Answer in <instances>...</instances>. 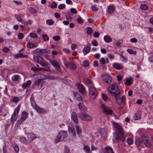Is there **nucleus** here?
I'll return each mask as SVG.
<instances>
[{"mask_svg":"<svg viewBox=\"0 0 153 153\" xmlns=\"http://www.w3.org/2000/svg\"><path fill=\"white\" fill-rule=\"evenodd\" d=\"M113 123L115 130L119 132V133L117 134L114 140H116L117 141L119 140L122 142L124 141L125 137L121 127L116 123L113 122Z\"/></svg>","mask_w":153,"mask_h":153,"instance_id":"f257e3e1","label":"nucleus"},{"mask_svg":"<svg viewBox=\"0 0 153 153\" xmlns=\"http://www.w3.org/2000/svg\"><path fill=\"white\" fill-rule=\"evenodd\" d=\"M109 92L114 97L120 96V91L118 85L116 83L111 85L108 88Z\"/></svg>","mask_w":153,"mask_h":153,"instance_id":"f03ea898","label":"nucleus"},{"mask_svg":"<svg viewBox=\"0 0 153 153\" xmlns=\"http://www.w3.org/2000/svg\"><path fill=\"white\" fill-rule=\"evenodd\" d=\"M34 60L39 63L42 67H45L46 70H48L49 69L48 64L44 59L42 57L37 56H35L33 58Z\"/></svg>","mask_w":153,"mask_h":153,"instance_id":"7ed1b4c3","label":"nucleus"},{"mask_svg":"<svg viewBox=\"0 0 153 153\" xmlns=\"http://www.w3.org/2000/svg\"><path fill=\"white\" fill-rule=\"evenodd\" d=\"M67 136L66 131H61L57 135L55 139V142L57 143L63 141Z\"/></svg>","mask_w":153,"mask_h":153,"instance_id":"20e7f679","label":"nucleus"},{"mask_svg":"<svg viewBox=\"0 0 153 153\" xmlns=\"http://www.w3.org/2000/svg\"><path fill=\"white\" fill-rule=\"evenodd\" d=\"M78 116L80 119L85 121H89L92 119L91 116L86 113L80 112L78 114Z\"/></svg>","mask_w":153,"mask_h":153,"instance_id":"39448f33","label":"nucleus"},{"mask_svg":"<svg viewBox=\"0 0 153 153\" xmlns=\"http://www.w3.org/2000/svg\"><path fill=\"white\" fill-rule=\"evenodd\" d=\"M97 94V91L94 86H91L89 88V95L92 100L94 99Z\"/></svg>","mask_w":153,"mask_h":153,"instance_id":"423d86ee","label":"nucleus"},{"mask_svg":"<svg viewBox=\"0 0 153 153\" xmlns=\"http://www.w3.org/2000/svg\"><path fill=\"white\" fill-rule=\"evenodd\" d=\"M28 117V113L26 111L23 112L22 114L21 117L16 122V124L17 125V126H19Z\"/></svg>","mask_w":153,"mask_h":153,"instance_id":"0eeeda50","label":"nucleus"},{"mask_svg":"<svg viewBox=\"0 0 153 153\" xmlns=\"http://www.w3.org/2000/svg\"><path fill=\"white\" fill-rule=\"evenodd\" d=\"M20 108V106L18 105L15 110L13 113L12 115L11 120V122L13 123L18 117V114Z\"/></svg>","mask_w":153,"mask_h":153,"instance_id":"6e6552de","label":"nucleus"},{"mask_svg":"<svg viewBox=\"0 0 153 153\" xmlns=\"http://www.w3.org/2000/svg\"><path fill=\"white\" fill-rule=\"evenodd\" d=\"M115 99L117 103L119 105L122 104L124 106L125 105V101L126 99V97L125 95L121 97L120 96H117L115 97Z\"/></svg>","mask_w":153,"mask_h":153,"instance_id":"1a4fd4ad","label":"nucleus"},{"mask_svg":"<svg viewBox=\"0 0 153 153\" xmlns=\"http://www.w3.org/2000/svg\"><path fill=\"white\" fill-rule=\"evenodd\" d=\"M101 108L103 113L106 114H111L112 111L107 106L102 103L101 105Z\"/></svg>","mask_w":153,"mask_h":153,"instance_id":"9d476101","label":"nucleus"},{"mask_svg":"<svg viewBox=\"0 0 153 153\" xmlns=\"http://www.w3.org/2000/svg\"><path fill=\"white\" fill-rule=\"evenodd\" d=\"M113 149L110 146H108L104 148H102L100 150V153H114L113 151Z\"/></svg>","mask_w":153,"mask_h":153,"instance_id":"9b49d317","label":"nucleus"},{"mask_svg":"<svg viewBox=\"0 0 153 153\" xmlns=\"http://www.w3.org/2000/svg\"><path fill=\"white\" fill-rule=\"evenodd\" d=\"M142 138L144 144L147 147L150 148L151 146V144L148 137L144 135L142 136Z\"/></svg>","mask_w":153,"mask_h":153,"instance_id":"f8f14e48","label":"nucleus"},{"mask_svg":"<svg viewBox=\"0 0 153 153\" xmlns=\"http://www.w3.org/2000/svg\"><path fill=\"white\" fill-rule=\"evenodd\" d=\"M102 80L105 83L108 84L110 83L112 81L111 77L107 74H104L102 76Z\"/></svg>","mask_w":153,"mask_h":153,"instance_id":"ddd939ff","label":"nucleus"},{"mask_svg":"<svg viewBox=\"0 0 153 153\" xmlns=\"http://www.w3.org/2000/svg\"><path fill=\"white\" fill-rule=\"evenodd\" d=\"M76 85L77 87L78 90L81 94H83L85 93V89L82 85L77 83L76 84Z\"/></svg>","mask_w":153,"mask_h":153,"instance_id":"4468645a","label":"nucleus"},{"mask_svg":"<svg viewBox=\"0 0 153 153\" xmlns=\"http://www.w3.org/2000/svg\"><path fill=\"white\" fill-rule=\"evenodd\" d=\"M68 131L70 134L72 136L75 135L74 128L73 126L71 124H70L68 126Z\"/></svg>","mask_w":153,"mask_h":153,"instance_id":"2eb2a0df","label":"nucleus"},{"mask_svg":"<svg viewBox=\"0 0 153 153\" xmlns=\"http://www.w3.org/2000/svg\"><path fill=\"white\" fill-rule=\"evenodd\" d=\"M51 64L55 67V69L58 71H60V65L55 60H52L50 61Z\"/></svg>","mask_w":153,"mask_h":153,"instance_id":"dca6fc26","label":"nucleus"},{"mask_svg":"<svg viewBox=\"0 0 153 153\" xmlns=\"http://www.w3.org/2000/svg\"><path fill=\"white\" fill-rule=\"evenodd\" d=\"M34 109L38 113L44 114L46 113V111L43 108L39 107L38 106H36Z\"/></svg>","mask_w":153,"mask_h":153,"instance_id":"f3484780","label":"nucleus"},{"mask_svg":"<svg viewBox=\"0 0 153 153\" xmlns=\"http://www.w3.org/2000/svg\"><path fill=\"white\" fill-rule=\"evenodd\" d=\"M27 135V138L30 141H32L36 138L35 134L33 133H29L26 134Z\"/></svg>","mask_w":153,"mask_h":153,"instance_id":"a211bd4d","label":"nucleus"},{"mask_svg":"<svg viewBox=\"0 0 153 153\" xmlns=\"http://www.w3.org/2000/svg\"><path fill=\"white\" fill-rule=\"evenodd\" d=\"M71 119L74 121L77 124L78 123V120L76 114L74 112H73L71 114Z\"/></svg>","mask_w":153,"mask_h":153,"instance_id":"6ab92c4d","label":"nucleus"},{"mask_svg":"<svg viewBox=\"0 0 153 153\" xmlns=\"http://www.w3.org/2000/svg\"><path fill=\"white\" fill-rule=\"evenodd\" d=\"M78 107L82 111H86L87 109L86 107L84 105V104L82 102H80L78 105Z\"/></svg>","mask_w":153,"mask_h":153,"instance_id":"aec40b11","label":"nucleus"},{"mask_svg":"<svg viewBox=\"0 0 153 153\" xmlns=\"http://www.w3.org/2000/svg\"><path fill=\"white\" fill-rule=\"evenodd\" d=\"M35 51L36 53L41 54H45L48 53V51L46 49H39V48H37L36 49Z\"/></svg>","mask_w":153,"mask_h":153,"instance_id":"412c9836","label":"nucleus"},{"mask_svg":"<svg viewBox=\"0 0 153 153\" xmlns=\"http://www.w3.org/2000/svg\"><path fill=\"white\" fill-rule=\"evenodd\" d=\"M113 67L115 69L118 70H121L123 68V65L122 64L115 63L113 64Z\"/></svg>","mask_w":153,"mask_h":153,"instance_id":"4be33fe9","label":"nucleus"},{"mask_svg":"<svg viewBox=\"0 0 153 153\" xmlns=\"http://www.w3.org/2000/svg\"><path fill=\"white\" fill-rule=\"evenodd\" d=\"M11 98V99H10V101L15 103H16L20 100V97H18L12 96Z\"/></svg>","mask_w":153,"mask_h":153,"instance_id":"5701e85b","label":"nucleus"},{"mask_svg":"<svg viewBox=\"0 0 153 153\" xmlns=\"http://www.w3.org/2000/svg\"><path fill=\"white\" fill-rule=\"evenodd\" d=\"M132 81L133 79L132 77H129L126 79V81L125 83V84L126 85L129 86L131 84Z\"/></svg>","mask_w":153,"mask_h":153,"instance_id":"b1692460","label":"nucleus"},{"mask_svg":"<svg viewBox=\"0 0 153 153\" xmlns=\"http://www.w3.org/2000/svg\"><path fill=\"white\" fill-rule=\"evenodd\" d=\"M31 82L30 80H28L27 82L22 85V87L24 89H25L27 87H29L30 85Z\"/></svg>","mask_w":153,"mask_h":153,"instance_id":"393cba45","label":"nucleus"},{"mask_svg":"<svg viewBox=\"0 0 153 153\" xmlns=\"http://www.w3.org/2000/svg\"><path fill=\"white\" fill-rule=\"evenodd\" d=\"M135 143L137 146L138 147H140L143 145V143L141 140L140 138H137L136 140Z\"/></svg>","mask_w":153,"mask_h":153,"instance_id":"a878e982","label":"nucleus"},{"mask_svg":"<svg viewBox=\"0 0 153 153\" xmlns=\"http://www.w3.org/2000/svg\"><path fill=\"white\" fill-rule=\"evenodd\" d=\"M90 50V48L89 46H87L85 47L83 50V52L84 55L89 52Z\"/></svg>","mask_w":153,"mask_h":153,"instance_id":"bb28decb","label":"nucleus"},{"mask_svg":"<svg viewBox=\"0 0 153 153\" xmlns=\"http://www.w3.org/2000/svg\"><path fill=\"white\" fill-rule=\"evenodd\" d=\"M27 56L25 55H24L22 53H19L16 54L15 55V57L17 59L19 58H25Z\"/></svg>","mask_w":153,"mask_h":153,"instance_id":"cd10ccee","label":"nucleus"},{"mask_svg":"<svg viewBox=\"0 0 153 153\" xmlns=\"http://www.w3.org/2000/svg\"><path fill=\"white\" fill-rule=\"evenodd\" d=\"M68 66L70 70H74L76 68V66L75 64L71 62L68 64Z\"/></svg>","mask_w":153,"mask_h":153,"instance_id":"c85d7f7f","label":"nucleus"},{"mask_svg":"<svg viewBox=\"0 0 153 153\" xmlns=\"http://www.w3.org/2000/svg\"><path fill=\"white\" fill-rule=\"evenodd\" d=\"M44 83L43 80L41 79H38L35 82V85H39Z\"/></svg>","mask_w":153,"mask_h":153,"instance_id":"c756f323","label":"nucleus"},{"mask_svg":"<svg viewBox=\"0 0 153 153\" xmlns=\"http://www.w3.org/2000/svg\"><path fill=\"white\" fill-rule=\"evenodd\" d=\"M115 8L113 6H109L108 8V12L109 13H112L114 11Z\"/></svg>","mask_w":153,"mask_h":153,"instance_id":"7c9ffc66","label":"nucleus"},{"mask_svg":"<svg viewBox=\"0 0 153 153\" xmlns=\"http://www.w3.org/2000/svg\"><path fill=\"white\" fill-rule=\"evenodd\" d=\"M36 46V45L35 44L31 43H28L27 44V47L29 48H35Z\"/></svg>","mask_w":153,"mask_h":153,"instance_id":"2f4dec72","label":"nucleus"},{"mask_svg":"<svg viewBox=\"0 0 153 153\" xmlns=\"http://www.w3.org/2000/svg\"><path fill=\"white\" fill-rule=\"evenodd\" d=\"M104 41L107 43L111 42L112 41V39L110 37L106 36H104Z\"/></svg>","mask_w":153,"mask_h":153,"instance_id":"473e14b6","label":"nucleus"},{"mask_svg":"<svg viewBox=\"0 0 153 153\" xmlns=\"http://www.w3.org/2000/svg\"><path fill=\"white\" fill-rule=\"evenodd\" d=\"M75 128L76 130L77 134L79 135L82 132V131L81 128L79 127V126L77 125H76Z\"/></svg>","mask_w":153,"mask_h":153,"instance_id":"72a5a7b5","label":"nucleus"},{"mask_svg":"<svg viewBox=\"0 0 153 153\" xmlns=\"http://www.w3.org/2000/svg\"><path fill=\"white\" fill-rule=\"evenodd\" d=\"M141 118L140 114L138 113H137L134 114L133 118L135 120H138Z\"/></svg>","mask_w":153,"mask_h":153,"instance_id":"f704fd0d","label":"nucleus"},{"mask_svg":"<svg viewBox=\"0 0 153 153\" xmlns=\"http://www.w3.org/2000/svg\"><path fill=\"white\" fill-rule=\"evenodd\" d=\"M20 77V76L18 75H14L12 77V80L13 81H17Z\"/></svg>","mask_w":153,"mask_h":153,"instance_id":"c9c22d12","label":"nucleus"},{"mask_svg":"<svg viewBox=\"0 0 153 153\" xmlns=\"http://www.w3.org/2000/svg\"><path fill=\"white\" fill-rule=\"evenodd\" d=\"M83 149L85 151L86 153H90V149L88 146L84 145L83 146Z\"/></svg>","mask_w":153,"mask_h":153,"instance_id":"e433bc0d","label":"nucleus"},{"mask_svg":"<svg viewBox=\"0 0 153 153\" xmlns=\"http://www.w3.org/2000/svg\"><path fill=\"white\" fill-rule=\"evenodd\" d=\"M46 22L47 24L49 25H53L54 23V22L52 19L47 20Z\"/></svg>","mask_w":153,"mask_h":153,"instance_id":"4c0bfd02","label":"nucleus"},{"mask_svg":"<svg viewBox=\"0 0 153 153\" xmlns=\"http://www.w3.org/2000/svg\"><path fill=\"white\" fill-rule=\"evenodd\" d=\"M126 51L129 53L130 54L136 55L137 53L136 51H134L131 49H128Z\"/></svg>","mask_w":153,"mask_h":153,"instance_id":"58836bf2","label":"nucleus"},{"mask_svg":"<svg viewBox=\"0 0 153 153\" xmlns=\"http://www.w3.org/2000/svg\"><path fill=\"white\" fill-rule=\"evenodd\" d=\"M30 102L31 103V104L33 107V108L34 109L35 108L37 105L36 104L34 100L33 99H30Z\"/></svg>","mask_w":153,"mask_h":153,"instance_id":"ea45409f","label":"nucleus"},{"mask_svg":"<svg viewBox=\"0 0 153 153\" xmlns=\"http://www.w3.org/2000/svg\"><path fill=\"white\" fill-rule=\"evenodd\" d=\"M140 8L142 10H146L148 9V6L146 4H142L140 5Z\"/></svg>","mask_w":153,"mask_h":153,"instance_id":"a19ab883","label":"nucleus"},{"mask_svg":"<svg viewBox=\"0 0 153 153\" xmlns=\"http://www.w3.org/2000/svg\"><path fill=\"white\" fill-rule=\"evenodd\" d=\"M30 13H35L36 12V10L34 8L32 7H30L28 9Z\"/></svg>","mask_w":153,"mask_h":153,"instance_id":"79ce46f5","label":"nucleus"},{"mask_svg":"<svg viewBox=\"0 0 153 153\" xmlns=\"http://www.w3.org/2000/svg\"><path fill=\"white\" fill-rule=\"evenodd\" d=\"M77 22L79 24H81L83 23L84 21L80 16H79L77 18Z\"/></svg>","mask_w":153,"mask_h":153,"instance_id":"37998d69","label":"nucleus"},{"mask_svg":"<svg viewBox=\"0 0 153 153\" xmlns=\"http://www.w3.org/2000/svg\"><path fill=\"white\" fill-rule=\"evenodd\" d=\"M75 97L77 100L79 101H81L82 99V97L79 94H76Z\"/></svg>","mask_w":153,"mask_h":153,"instance_id":"c03bdc74","label":"nucleus"},{"mask_svg":"<svg viewBox=\"0 0 153 153\" xmlns=\"http://www.w3.org/2000/svg\"><path fill=\"white\" fill-rule=\"evenodd\" d=\"M91 8L92 10L94 12L97 11L98 10V8L96 7V5H94L91 6Z\"/></svg>","mask_w":153,"mask_h":153,"instance_id":"a18cd8bd","label":"nucleus"},{"mask_svg":"<svg viewBox=\"0 0 153 153\" xmlns=\"http://www.w3.org/2000/svg\"><path fill=\"white\" fill-rule=\"evenodd\" d=\"M102 99L104 101H106L108 99V97L107 95L102 94Z\"/></svg>","mask_w":153,"mask_h":153,"instance_id":"49530a36","label":"nucleus"},{"mask_svg":"<svg viewBox=\"0 0 153 153\" xmlns=\"http://www.w3.org/2000/svg\"><path fill=\"white\" fill-rule=\"evenodd\" d=\"M127 142L128 144L130 145L132 144L133 143V140L131 138H128L127 140Z\"/></svg>","mask_w":153,"mask_h":153,"instance_id":"de8ad7c7","label":"nucleus"},{"mask_svg":"<svg viewBox=\"0 0 153 153\" xmlns=\"http://www.w3.org/2000/svg\"><path fill=\"white\" fill-rule=\"evenodd\" d=\"M99 62L101 64L104 65L106 63V62L105 59L103 57L101 58L100 59Z\"/></svg>","mask_w":153,"mask_h":153,"instance_id":"09e8293b","label":"nucleus"},{"mask_svg":"<svg viewBox=\"0 0 153 153\" xmlns=\"http://www.w3.org/2000/svg\"><path fill=\"white\" fill-rule=\"evenodd\" d=\"M19 139L21 142L22 143H25L26 142V139L24 137H21L19 138Z\"/></svg>","mask_w":153,"mask_h":153,"instance_id":"8fccbe9b","label":"nucleus"},{"mask_svg":"<svg viewBox=\"0 0 153 153\" xmlns=\"http://www.w3.org/2000/svg\"><path fill=\"white\" fill-rule=\"evenodd\" d=\"M92 30L90 27H88L87 28V33L88 34H91L92 33Z\"/></svg>","mask_w":153,"mask_h":153,"instance_id":"3c124183","label":"nucleus"},{"mask_svg":"<svg viewBox=\"0 0 153 153\" xmlns=\"http://www.w3.org/2000/svg\"><path fill=\"white\" fill-rule=\"evenodd\" d=\"M38 76L40 78V79H42L43 80L46 79V76L43 74H39Z\"/></svg>","mask_w":153,"mask_h":153,"instance_id":"603ef678","label":"nucleus"},{"mask_svg":"<svg viewBox=\"0 0 153 153\" xmlns=\"http://www.w3.org/2000/svg\"><path fill=\"white\" fill-rule=\"evenodd\" d=\"M24 36V34L22 33H20L18 34V38L19 39H22Z\"/></svg>","mask_w":153,"mask_h":153,"instance_id":"864d4df0","label":"nucleus"},{"mask_svg":"<svg viewBox=\"0 0 153 153\" xmlns=\"http://www.w3.org/2000/svg\"><path fill=\"white\" fill-rule=\"evenodd\" d=\"M65 4H60L58 5V7L60 10H62L65 8Z\"/></svg>","mask_w":153,"mask_h":153,"instance_id":"5fc2aeb1","label":"nucleus"},{"mask_svg":"<svg viewBox=\"0 0 153 153\" xmlns=\"http://www.w3.org/2000/svg\"><path fill=\"white\" fill-rule=\"evenodd\" d=\"M30 36L31 37L33 38H36L37 37L36 33H30Z\"/></svg>","mask_w":153,"mask_h":153,"instance_id":"6e6d98bb","label":"nucleus"},{"mask_svg":"<svg viewBox=\"0 0 153 153\" xmlns=\"http://www.w3.org/2000/svg\"><path fill=\"white\" fill-rule=\"evenodd\" d=\"M42 36L44 39V41H48L49 40V38L47 35L43 34Z\"/></svg>","mask_w":153,"mask_h":153,"instance_id":"4d7b16f0","label":"nucleus"},{"mask_svg":"<svg viewBox=\"0 0 153 153\" xmlns=\"http://www.w3.org/2000/svg\"><path fill=\"white\" fill-rule=\"evenodd\" d=\"M13 148L14 150L16 153L19 152V147L16 145H15L13 146Z\"/></svg>","mask_w":153,"mask_h":153,"instance_id":"13d9d810","label":"nucleus"},{"mask_svg":"<svg viewBox=\"0 0 153 153\" xmlns=\"http://www.w3.org/2000/svg\"><path fill=\"white\" fill-rule=\"evenodd\" d=\"M70 11L73 14H76L77 13V11L76 9L74 8H72L70 9Z\"/></svg>","mask_w":153,"mask_h":153,"instance_id":"bf43d9fd","label":"nucleus"},{"mask_svg":"<svg viewBox=\"0 0 153 153\" xmlns=\"http://www.w3.org/2000/svg\"><path fill=\"white\" fill-rule=\"evenodd\" d=\"M64 153H70L69 148L67 146H65Z\"/></svg>","mask_w":153,"mask_h":153,"instance_id":"052dcab7","label":"nucleus"},{"mask_svg":"<svg viewBox=\"0 0 153 153\" xmlns=\"http://www.w3.org/2000/svg\"><path fill=\"white\" fill-rule=\"evenodd\" d=\"M89 62L88 60H85L83 62V65L84 67H87L89 65Z\"/></svg>","mask_w":153,"mask_h":153,"instance_id":"680f3d73","label":"nucleus"},{"mask_svg":"<svg viewBox=\"0 0 153 153\" xmlns=\"http://www.w3.org/2000/svg\"><path fill=\"white\" fill-rule=\"evenodd\" d=\"M10 51V49L7 47H4L3 48V51L5 53H7Z\"/></svg>","mask_w":153,"mask_h":153,"instance_id":"e2e57ef3","label":"nucleus"},{"mask_svg":"<svg viewBox=\"0 0 153 153\" xmlns=\"http://www.w3.org/2000/svg\"><path fill=\"white\" fill-rule=\"evenodd\" d=\"M100 35V34L99 32H94L93 34V36L96 38L99 37Z\"/></svg>","mask_w":153,"mask_h":153,"instance_id":"0e129e2a","label":"nucleus"},{"mask_svg":"<svg viewBox=\"0 0 153 153\" xmlns=\"http://www.w3.org/2000/svg\"><path fill=\"white\" fill-rule=\"evenodd\" d=\"M53 39L55 41H59L60 39V37L59 36H54L53 37Z\"/></svg>","mask_w":153,"mask_h":153,"instance_id":"69168bd1","label":"nucleus"},{"mask_svg":"<svg viewBox=\"0 0 153 153\" xmlns=\"http://www.w3.org/2000/svg\"><path fill=\"white\" fill-rule=\"evenodd\" d=\"M137 40L135 38H133L130 39V41L132 42L137 43Z\"/></svg>","mask_w":153,"mask_h":153,"instance_id":"338daca9","label":"nucleus"},{"mask_svg":"<svg viewBox=\"0 0 153 153\" xmlns=\"http://www.w3.org/2000/svg\"><path fill=\"white\" fill-rule=\"evenodd\" d=\"M94 57L96 59H99L100 57V55L99 53H97L94 54Z\"/></svg>","mask_w":153,"mask_h":153,"instance_id":"774afa93","label":"nucleus"}]
</instances>
